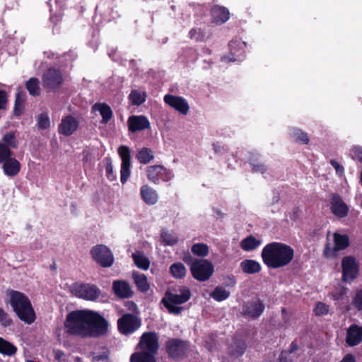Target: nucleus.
Masks as SVG:
<instances>
[{
	"label": "nucleus",
	"mask_w": 362,
	"mask_h": 362,
	"mask_svg": "<svg viewBox=\"0 0 362 362\" xmlns=\"http://www.w3.org/2000/svg\"><path fill=\"white\" fill-rule=\"evenodd\" d=\"M261 256L264 264L269 268L278 269L288 265L293 260L294 250L284 243L272 242L263 247Z\"/></svg>",
	"instance_id": "1"
},
{
	"label": "nucleus",
	"mask_w": 362,
	"mask_h": 362,
	"mask_svg": "<svg viewBox=\"0 0 362 362\" xmlns=\"http://www.w3.org/2000/svg\"><path fill=\"white\" fill-rule=\"evenodd\" d=\"M64 326L66 332L71 334L82 337L90 334V310L71 311L66 315Z\"/></svg>",
	"instance_id": "2"
},
{
	"label": "nucleus",
	"mask_w": 362,
	"mask_h": 362,
	"mask_svg": "<svg viewBox=\"0 0 362 362\" xmlns=\"http://www.w3.org/2000/svg\"><path fill=\"white\" fill-rule=\"evenodd\" d=\"M10 304L18 318L28 325L33 323L36 319L35 313L29 298L23 293L8 291Z\"/></svg>",
	"instance_id": "3"
},
{
	"label": "nucleus",
	"mask_w": 362,
	"mask_h": 362,
	"mask_svg": "<svg viewBox=\"0 0 362 362\" xmlns=\"http://www.w3.org/2000/svg\"><path fill=\"white\" fill-rule=\"evenodd\" d=\"M191 298V291L185 286H180L177 288H172L165 292L161 303L170 314L178 315L184 310L180 305L188 301Z\"/></svg>",
	"instance_id": "4"
},
{
	"label": "nucleus",
	"mask_w": 362,
	"mask_h": 362,
	"mask_svg": "<svg viewBox=\"0 0 362 362\" xmlns=\"http://www.w3.org/2000/svg\"><path fill=\"white\" fill-rule=\"evenodd\" d=\"M0 165L5 175L16 176L21 168L20 162L13 157V152L4 145L0 144Z\"/></svg>",
	"instance_id": "5"
},
{
	"label": "nucleus",
	"mask_w": 362,
	"mask_h": 362,
	"mask_svg": "<svg viewBox=\"0 0 362 362\" xmlns=\"http://www.w3.org/2000/svg\"><path fill=\"white\" fill-rule=\"evenodd\" d=\"M193 277L200 281L208 280L214 273V266L207 259H197L191 264Z\"/></svg>",
	"instance_id": "6"
},
{
	"label": "nucleus",
	"mask_w": 362,
	"mask_h": 362,
	"mask_svg": "<svg viewBox=\"0 0 362 362\" xmlns=\"http://www.w3.org/2000/svg\"><path fill=\"white\" fill-rule=\"evenodd\" d=\"M140 326V319L133 314H124L117 320L118 330L121 334L124 335L134 332Z\"/></svg>",
	"instance_id": "7"
},
{
	"label": "nucleus",
	"mask_w": 362,
	"mask_h": 362,
	"mask_svg": "<svg viewBox=\"0 0 362 362\" xmlns=\"http://www.w3.org/2000/svg\"><path fill=\"white\" fill-rule=\"evenodd\" d=\"M92 257L102 267H110L114 263L111 250L104 245H98L92 249Z\"/></svg>",
	"instance_id": "8"
},
{
	"label": "nucleus",
	"mask_w": 362,
	"mask_h": 362,
	"mask_svg": "<svg viewBox=\"0 0 362 362\" xmlns=\"http://www.w3.org/2000/svg\"><path fill=\"white\" fill-rule=\"evenodd\" d=\"M141 352L155 356L158 350V336L156 332H145L141 337L139 344Z\"/></svg>",
	"instance_id": "9"
},
{
	"label": "nucleus",
	"mask_w": 362,
	"mask_h": 362,
	"mask_svg": "<svg viewBox=\"0 0 362 362\" xmlns=\"http://www.w3.org/2000/svg\"><path fill=\"white\" fill-rule=\"evenodd\" d=\"M42 83L49 91L57 90L63 83L62 73L57 69H49L42 76Z\"/></svg>",
	"instance_id": "10"
},
{
	"label": "nucleus",
	"mask_w": 362,
	"mask_h": 362,
	"mask_svg": "<svg viewBox=\"0 0 362 362\" xmlns=\"http://www.w3.org/2000/svg\"><path fill=\"white\" fill-rule=\"evenodd\" d=\"M146 175L148 180L156 185L159 184L160 180L167 182L172 178L170 170L160 165L148 166Z\"/></svg>",
	"instance_id": "11"
},
{
	"label": "nucleus",
	"mask_w": 362,
	"mask_h": 362,
	"mask_svg": "<svg viewBox=\"0 0 362 362\" xmlns=\"http://www.w3.org/2000/svg\"><path fill=\"white\" fill-rule=\"evenodd\" d=\"M118 154L122 160L120 181L125 184L131 175V155L128 146L122 145L118 148Z\"/></svg>",
	"instance_id": "12"
},
{
	"label": "nucleus",
	"mask_w": 362,
	"mask_h": 362,
	"mask_svg": "<svg viewBox=\"0 0 362 362\" xmlns=\"http://www.w3.org/2000/svg\"><path fill=\"white\" fill-rule=\"evenodd\" d=\"M108 331V321L98 313L92 310V337L106 336Z\"/></svg>",
	"instance_id": "13"
},
{
	"label": "nucleus",
	"mask_w": 362,
	"mask_h": 362,
	"mask_svg": "<svg viewBox=\"0 0 362 362\" xmlns=\"http://www.w3.org/2000/svg\"><path fill=\"white\" fill-rule=\"evenodd\" d=\"M343 279L344 281L350 282L357 276L358 265L354 257L347 256L343 258L342 262Z\"/></svg>",
	"instance_id": "14"
},
{
	"label": "nucleus",
	"mask_w": 362,
	"mask_h": 362,
	"mask_svg": "<svg viewBox=\"0 0 362 362\" xmlns=\"http://www.w3.org/2000/svg\"><path fill=\"white\" fill-rule=\"evenodd\" d=\"M334 246L333 248L329 245H326L324 250L325 256H332L334 252L344 250L349 245V238L348 235H341L337 233H334Z\"/></svg>",
	"instance_id": "15"
},
{
	"label": "nucleus",
	"mask_w": 362,
	"mask_h": 362,
	"mask_svg": "<svg viewBox=\"0 0 362 362\" xmlns=\"http://www.w3.org/2000/svg\"><path fill=\"white\" fill-rule=\"evenodd\" d=\"M186 349L185 341L179 339H172L167 341L166 351L169 356L177 359L182 356Z\"/></svg>",
	"instance_id": "16"
},
{
	"label": "nucleus",
	"mask_w": 362,
	"mask_h": 362,
	"mask_svg": "<svg viewBox=\"0 0 362 362\" xmlns=\"http://www.w3.org/2000/svg\"><path fill=\"white\" fill-rule=\"evenodd\" d=\"M129 131L134 133L150 127V122L144 115H132L128 118Z\"/></svg>",
	"instance_id": "17"
},
{
	"label": "nucleus",
	"mask_w": 362,
	"mask_h": 362,
	"mask_svg": "<svg viewBox=\"0 0 362 362\" xmlns=\"http://www.w3.org/2000/svg\"><path fill=\"white\" fill-rule=\"evenodd\" d=\"M112 290L119 298H129L134 294L130 284L125 280H115L112 282Z\"/></svg>",
	"instance_id": "18"
},
{
	"label": "nucleus",
	"mask_w": 362,
	"mask_h": 362,
	"mask_svg": "<svg viewBox=\"0 0 362 362\" xmlns=\"http://www.w3.org/2000/svg\"><path fill=\"white\" fill-rule=\"evenodd\" d=\"M164 101L182 115H187L189 111V105L182 97L168 94L164 96Z\"/></svg>",
	"instance_id": "19"
},
{
	"label": "nucleus",
	"mask_w": 362,
	"mask_h": 362,
	"mask_svg": "<svg viewBox=\"0 0 362 362\" xmlns=\"http://www.w3.org/2000/svg\"><path fill=\"white\" fill-rule=\"evenodd\" d=\"M78 127V120L69 115L62 118L61 123L59 124L58 131L60 134L68 136L73 134Z\"/></svg>",
	"instance_id": "20"
},
{
	"label": "nucleus",
	"mask_w": 362,
	"mask_h": 362,
	"mask_svg": "<svg viewBox=\"0 0 362 362\" xmlns=\"http://www.w3.org/2000/svg\"><path fill=\"white\" fill-rule=\"evenodd\" d=\"M264 304L259 299L248 302L243 308V315L250 318L259 317L264 310Z\"/></svg>",
	"instance_id": "21"
},
{
	"label": "nucleus",
	"mask_w": 362,
	"mask_h": 362,
	"mask_svg": "<svg viewBox=\"0 0 362 362\" xmlns=\"http://www.w3.org/2000/svg\"><path fill=\"white\" fill-rule=\"evenodd\" d=\"M331 210L335 216L344 218L348 214L349 207L339 195L334 194L331 199Z\"/></svg>",
	"instance_id": "22"
},
{
	"label": "nucleus",
	"mask_w": 362,
	"mask_h": 362,
	"mask_svg": "<svg viewBox=\"0 0 362 362\" xmlns=\"http://www.w3.org/2000/svg\"><path fill=\"white\" fill-rule=\"evenodd\" d=\"M362 341V327L353 324L347 329L346 343L349 346H354Z\"/></svg>",
	"instance_id": "23"
},
{
	"label": "nucleus",
	"mask_w": 362,
	"mask_h": 362,
	"mask_svg": "<svg viewBox=\"0 0 362 362\" xmlns=\"http://www.w3.org/2000/svg\"><path fill=\"white\" fill-rule=\"evenodd\" d=\"M70 292L74 296L84 300H90V286L88 284L74 283L70 286Z\"/></svg>",
	"instance_id": "24"
},
{
	"label": "nucleus",
	"mask_w": 362,
	"mask_h": 362,
	"mask_svg": "<svg viewBox=\"0 0 362 362\" xmlns=\"http://www.w3.org/2000/svg\"><path fill=\"white\" fill-rule=\"evenodd\" d=\"M140 195L143 201L148 205H154L158 201V194L156 190L148 185L141 187Z\"/></svg>",
	"instance_id": "25"
},
{
	"label": "nucleus",
	"mask_w": 362,
	"mask_h": 362,
	"mask_svg": "<svg viewBox=\"0 0 362 362\" xmlns=\"http://www.w3.org/2000/svg\"><path fill=\"white\" fill-rule=\"evenodd\" d=\"M92 110L98 112L102 117L101 123L107 124L112 118L113 112L111 107L105 103H96L92 106Z\"/></svg>",
	"instance_id": "26"
},
{
	"label": "nucleus",
	"mask_w": 362,
	"mask_h": 362,
	"mask_svg": "<svg viewBox=\"0 0 362 362\" xmlns=\"http://www.w3.org/2000/svg\"><path fill=\"white\" fill-rule=\"evenodd\" d=\"M211 13L214 21L217 23H223L229 19L230 13L225 7L214 6Z\"/></svg>",
	"instance_id": "27"
},
{
	"label": "nucleus",
	"mask_w": 362,
	"mask_h": 362,
	"mask_svg": "<svg viewBox=\"0 0 362 362\" xmlns=\"http://www.w3.org/2000/svg\"><path fill=\"white\" fill-rule=\"evenodd\" d=\"M242 271L248 274H257L260 272L262 267L260 264L254 259H245L240 264Z\"/></svg>",
	"instance_id": "28"
},
{
	"label": "nucleus",
	"mask_w": 362,
	"mask_h": 362,
	"mask_svg": "<svg viewBox=\"0 0 362 362\" xmlns=\"http://www.w3.org/2000/svg\"><path fill=\"white\" fill-rule=\"evenodd\" d=\"M132 278L139 291L146 292L149 290L150 286L148 283L147 277L145 274L138 272H134L132 273Z\"/></svg>",
	"instance_id": "29"
},
{
	"label": "nucleus",
	"mask_w": 362,
	"mask_h": 362,
	"mask_svg": "<svg viewBox=\"0 0 362 362\" xmlns=\"http://www.w3.org/2000/svg\"><path fill=\"white\" fill-rule=\"evenodd\" d=\"M261 244L260 240L257 239L253 235H249L241 240L240 246L244 251L248 252L255 250Z\"/></svg>",
	"instance_id": "30"
},
{
	"label": "nucleus",
	"mask_w": 362,
	"mask_h": 362,
	"mask_svg": "<svg viewBox=\"0 0 362 362\" xmlns=\"http://www.w3.org/2000/svg\"><path fill=\"white\" fill-rule=\"evenodd\" d=\"M132 258L136 266L143 270H147L150 266L148 258L141 252L137 251L132 254Z\"/></svg>",
	"instance_id": "31"
},
{
	"label": "nucleus",
	"mask_w": 362,
	"mask_h": 362,
	"mask_svg": "<svg viewBox=\"0 0 362 362\" xmlns=\"http://www.w3.org/2000/svg\"><path fill=\"white\" fill-rule=\"evenodd\" d=\"M136 158L141 164H148L154 159V153L151 148L144 147L138 151Z\"/></svg>",
	"instance_id": "32"
},
{
	"label": "nucleus",
	"mask_w": 362,
	"mask_h": 362,
	"mask_svg": "<svg viewBox=\"0 0 362 362\" xmlns=\"http://www.w3.org/2000/svg\"><path fill=\"white\" fill-rule=\"evenodd\" d=\"M230 295V292L229 291L220 286H216L213 292L210 293V296L218 302L226 300Z\"/></svg>",
	"instance_id": "33"
},
{
	"label": "nucleus",
	"mask_w": 362,
	"mask_h": 362,
	"mask_svg": "<svg viewBox=\"0 0 362 362\" xmlns=\"http://www.w3.org/2000/svg\"><path fill=\"white\" fill-rule=\"evenodd\" d=\"M50 118L47 112H42L36 117V125L38 129H47L50 127Z\"/></svg>",
	"instance_id": "34"
},
{
	"label": "nucleus",
	"mask_w": 362,
	"mask_h": 362,
	"mask_svg": "<svg viewBox=\"0 0 362 362\" xmlns=\"http://www.w3.org/2000/svg\"><path fill=\"white\" fill-rule=\"evenodd\" d=\"M170 272L174 278L182 279L186 275L187 269L182 263L176 262L170 267Z\"/></svg>",
	"instance_id": "35"
},
{
	"label": "nucleus",
	"mask_w": 362,
	"mask_h": 362,
	"mask_svg": "<svg viewBox=\"0 0 362 362\" xmlns=\"http://www.w3.org/2000/svg\"><path fill=\"white\" fill-rule=\"evenodd\" d=\"M289 135L296 141L302 142L305 144H307L309 142V139L307 134L303 132L300 129L296 127L289 129Z\"/></svg>",
	"instance_id": "36"
},
{
	"label": "nucleus",
	"mask_w": 362,
	"mask_h": 362,
	"mask_svg": "<svg viewBox=\"0 0 362 362\" xmlns=\"http://www.w3.org/2000/svg\"><path fill=\"white\" fill-rule=\"evenodd\" d=\"M129 98L132 105L139 106L146 101V94L145 92L133 90L131 91Z\"/></svg>",
	"instance_id": "37"
},
{
	"label": "nucleus",
	"mask_w": 362,
	"mask_h": 362,
	"mask_svg": "<svg viewBox=\"0 0 362 362\" xmlns=\"http://www.w3.org/2000/svg\"><path fill=\"white\" fill-rule=\"evenodd\" d=\"M0 144L5 146L7 148L11 149L16 148L18 147V143L16 139L15 133L13 132H9L4 135L1 141H0Z\"/></svg>",
	"instance_id": "38"
},
{
	"label": "nucleus",
	"mask_w": 362,
	"mask_h": 362,
	"mask_svg": "<svg viewBox=\"0 0 362 362\" xmlns=\"http://www.w3.org/2000/svg\"><path fill=\"white\" fill-rule=\"evenodd\" d=\"M17 351V348L8 341L0 337V353L7 356H13Z\"/></svg>",
	"instance_id": "39"
},
{
	"label": "nucleus",
	"mask_w": 362,
	"mask_h": 362,
	"mask_svg": "<svg viewBox=\"0 0 362 362\" xmlns=\"http://www.w3.org/2000/svg\"><path fill=\"white\" fill-rule=\"evenodd\" d=\"M25 87L33 96H37L40 94V81L37 78H30L26 82Z\"/></svg>",
	"instance_id": "40"
},
{
	"label": "nucleus",
	"mask_w": 362,
	"mask_h": 362,
	"mask_svg": "<svg viewBox=\"0 0 362 362\" xmlns=\"http://www.w3.org/2000/svg\"><path fill=\"white\" fill-rule=\"evenodd\" d=\"M131 362H156L155 356L143 352H136L131 356Z\"/></svg>",
	"instance_id": "41"
},
{
	"label": "nucleus",
	"mask_w": 362,
	"mask_h": 362,
	"mask_svg": "<svg viewBox=\"0 0 362 362\" xmlns=\"http://www.w3.org/2000/svg\"><path fill=\"white\" fill-rule=\"evenodd\" d=\"M246 350V344L243 341H238L230 346V352L232 356L239 357L242 356Z\"/></svg>",
	"instance_id": "42"
},
{
	"label": "nucleus",
	"mask_w": 362,
	"mask_h": 362,
	"mask_svg": "<svg viewBox=\"0 0 362 362\" xmlns=\"http://www.w3.org/2000/svg\"><path fill=\"white\" fill-rule=\"evenodd\" d=\"M250 163L252 166V170L253 173L263 174L267 170V166L259 160L257 156H253L250 160Z\"/></svg>",
	"instance_id": "43"
},
{
	"label": "nucleus",
	"mask_w": 362,
	"mask_h": 362,
	"mask_svg": "<svg viewBox=\"0 0 362 362\" xmlns=\"http://www.w3.org/2000/svg\"><path fill=\"white\" fill-rule=\"evenodd\" d=\"M191 250L195 255L199 257H206L209 254V247L204 243L194 244Z\"/></svg>",
	"instance_id": "44"
},
{
	"label": "nucleus",
	"mask_w": 362,
	"mask_h": 362,
	"mask_svg": "<svg viewBox=\"0 0 362 362\" xmlns=\"http://www.w3.org/2000/svg\"><path fill=\"white\" fill-rule=\"evenodd\" d=\"M161 238L165 244L168 245H174L178 240V238L175 234L168 231H163L161 233Z\"/></svg>",
	"instance_id": "45"
},
{
	"label": "nucleus",
	"mask_w": 362,
	"mask_h": 362,
	"mask_svg": "<svg viewBox=\"0 0 362 362\" xmlns=\"http://www.w3.org/2000/svg\"><path fill=\"white\" fill-rule=\"evenodd\" d=\"M352 305L358 310H362V289L356 290L352 298Z\"/></svg>",
	"instance_id": "46"
},
{
	"label": "nucleus",
	"mask_w": 362,
	"mask_h": 362,
	"mask_svg": "<svg viewBox=\"0 0 362 362\" xmlns=\"http://www.w3.org/2000/svg\"><path fill=\"white\" fill-rule=\"evenodd\" d=\"M13 321L9 315L1 308H0V325L6 327L12 325Z\"/></svg>",
	"instance_id": "47"
},
{
	"label": "nucleus",
	"mask_w": 362,
	"mask_h": 362,
	"mask_svg": "<svg viewBox=\"0 0 362 362\" xmlns=\"http://www.w3.org/2000/svg\"><path fill=\"white\" fill-rule=\"evenodd\" d=\"M92 362H109L108 351L104 349L101 354H92Z\"/></svg>",
	"instance_id": "48"
},
{
	"label": "nucleus",
	"mask_w": 362,
	"mask_h": 362,
	"mask_svg": "<svg viewBox=\"0 0 362 362\" xmlns=\"http://www.w3.org/2000/svg\"><path fill=\"white\" fill-rule=\"evenodd\" d=\"M315 313L317 315H325L329 313V306L326 304L319 302L315 308Z\"/></svg>",
	"instance_id": "49"
},
{
	"label": "nucleus",
	"mask_w": 362,
	"mask_h": 362,
	"mask_svg": "<svg viewBox=\"0 0 362 362\" xmlns=\"http://www.w3.org/2000/svg\"><path fill=\"white\" fill-rule=\"evenodd\" d=\"M8 103V94L4 90H0V110H6Z\"/></svg>",
	"instance_id": "50"
},
{
	"label": "nucleus",
	"mask_w": 362,
	"mask_h": 362,
	"mask_svg": "<svg viewBox=\"0 0 362 362\" xmlns=\"http://www.w3.org/2000/svg\"><path fill=\"white\" fill-rule=\"evenodd\" d=\"M106 173L110 180L112 181L116 179V175L113 173V166L111 163H108L106 165Z\"/></svg>",
	"instance_id": "51"
},
{
	"label": "nucleus",
	"mask_w": 362,
	"mask_h": 362,
	"mask_svg": "<svg viewBox=\"0 0 362 362\" xmlns=\"http://www.w3.org/2000/svg\"><path fill=\"white\" fill-rule=\"evenodd\" d=\"M103 296V294L101 290H100L96 286L92 285V300H97Z\"/></svg>",
	"instance_id": "52"
},
{
	"label": "nucleus",
	"mask_w": 362,
	"mask_h": 362,
	"mask_svg": "<svg viewBox=\"0 0 362 362\" xmlns=\"http://www.w3.org/2000/svg\"><path fill=\"white\" fill-rule=\"evenodd\" d=\"M351 151L354 158H357L362 163V148L354 146Z\"/></svg>",
	"instance_id": "53"
},
{
	"label": "nucleus",
	"mask_w": 362,
	"mask_h": 362,
	"mask_svg": "<svg viewBox=\"0 0 362 362\" xmlns=\"http://www.w3.org/2000/svg\"><path fill=\"white\" fill-rule=\"evenodd\" d=\"M224 285L227 287H234L236 284V279L234 276H227L223 282Z\"/></svg>",
	"instance_id": "54"
},
{
	"label": "nucleus",
	"mask_w": 362,
	"mask_h": 362,
	"mask_svg": "<svg viewBox=\"0 0 362 362\" xmlns=\"http://www.w3.org/2000/svg\"><path fill=\"white\" fill-rule=\"evenodd\" d=\"M330 163L334 167V168L336 170V172L338 175H342V173L344 172V168L341 165H340L334 160H331Z\"/></svg>",
	"instance_id": "55"
},
{
	"label": "nucleus",
	"mask_w": 362,
	"mask_h": 362,
	"mask_svg": "<svg viewBox=\"0 0 362 362\" xmlns=\"http://www.w3.org/2000/svg\"><path fill=\"white\" fill-rule=\"evenodd\" d=\"M298 349V344L293 341L291 343V344L290 345V347H289V349L287 351H288V354H293L294 353L295 351H296Z\"/></svg>",
	"instance_id": "56"
},
{
	"label": "nucleus",
	"mask_w": 362,
	"mask_h": 362,
	"mask_svg": "<svg viewBox=\"0 0 362 362\" xmlns=\"http://www.w3.org/2000/svg\"><path fill=\"white\" fill-rule=\"evenodd\" d=\"M213 149L216 154H221L223 150V147L218 144H213Z\"/></svg>",
	"instance_id": "57"
},
{
	"label": "nucleus",
	"mask_w": 362,
	"mask_h": 362,
	"mask_svg": "<svg viewBox=\"0 0 362 362\" xmlns=\"http://www.w3.org/2000/svg\"><path fill=\"white\" fill-rule=\"evenodd\" d=\"M287 351H283L279 356V362H289L287 360V355H288Z\"/></svg>",
	"instance_id": "58"
},
{
	"label": "nucleus",
	"mask_w": 362,
	"mask_h": 362,
	"mask_svg": "<svg viewBox=\"0 0 362 362\" xmlns=\"http://www.w3.org/2000/svg\"><path fill=\"white\" fill-rule=\"evenodd\" d=\"M206 38L205 34L200 29L197 30V37H196L197 41H203Z\"/></svg>",
	"instance_id": "59"
},
{
	"label": "nucleus",
	"mask_w": 362,
	"mask_h": 362,
	"mask_svg": "<svg viewBox=\"0 0 362 362\" xmlns=\"http://www.w3.org/2000/svg\"><path fill=\"white\" fill-rule=\"evenodd\" d=\"M189 35L190 38H194L196 40V37H197V30L195 28L191 29L189 32Z\"/></svg>",
	"instance_id": "60"
},
{
	"label": "nucleus",
	"mask_w": 362,
	"mask_h": 362,
	"mask_svg": "<svg viewBox=\"0 0 362 362\" xmlns=\"http://www.w3.org/2000/svg\"><path fill=\"white\" fill-rule=\"evenodd\" d=\"M222 59L225 62H235L239 60L240 59H236L234 58L233 57H231L230 56H225L222 58Z\"/></svg>",
	"instance_id": "61"
},
{
	"label": "nucleus",
	"mask_w": 362,
	"mask_h": 362,
	"mask_svg": "<svg viewBox=\"0 0 362 362\" xmlns=\"http://www.w3.org/2000/svg\"><path fill=\"white\" fill-rule=\"evenodd\" d=\"M18 96L16 97V104H15V110H14V112H15V114L16 115H19L20 112H18Z\"/></svg>",
	"instance_id": "62"
},
{
	"label": "nucleus",
	"mask_w": 362,
	"mask_h": 362,
	"mask_svg": "<svg viewBox=\"0 0 362 362\" xmlns=\"http://www.w3.org/2000/svg\"><path fill=\"white\" fill-rule=\"evenodd\" d=\"M62 355H63V353H62V351H57L55 352V356H56V358H61V356H62Z\"/></svg>",
	"instance_id": "63"
},
{
	"label": "nucleus",
	"mask_w": 362,
	"mask_h": 362,
	"mask_svg": "<svg viewBox=\"0 0 362 362\" xmlns=\"http://www.w3.org/2000/svg\"><path fill=\"white\" fill-rule=\"evenodd\" d=\"M74 361L75 362H83V359L80 357H76Z\"/></svg>",
	"instance_id": "64"
}]
</instances>
